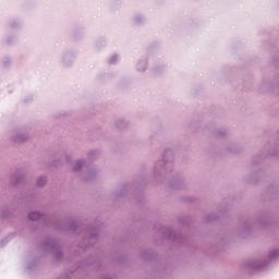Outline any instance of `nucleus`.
Returning a JSON list of instances; mask_svg holds the SVG:
<instances>
[{"label":"nucleus","instance_id":"obj_1","mask_svg":"<svg viewBox=\"0 0 279 279\" xmlns=\"http://www.w3.org/2000/svg\"><path fill=\"white\" fill-rule=\"evenodd\" d=\"M28 219H31V221H37V219H40V214L33 211L28 215Z\"/></svg>","mask_w":279,"mask_h":279}]
</instances>
